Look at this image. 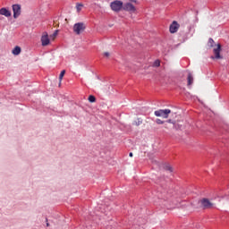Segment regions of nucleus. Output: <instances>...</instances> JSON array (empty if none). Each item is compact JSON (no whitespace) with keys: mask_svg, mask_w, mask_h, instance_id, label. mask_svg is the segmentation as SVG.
<instances>
[{"mask_svg":"<svg viewBox=\"0 0 229 229\" xmlns=\"http://www.w3.org/2000/svg\"><path fill=\"white\" fill-rule=\"evenodd\" d=\"M64 76H65V70H63L59 75V85H62V80H64Z\"/></svg>","mask_w":229,"mask_h":229,"instance_id":"ddd939ff","label":"nucleus"},{"mask_svg":"<svg viewBox=\"0 0 229 229\" xmlns=\"http://www.w3.org/2000/svg\"><path fill=\"white\" fill-rule=\"evenodd\" d=\"M156 123H157V124H164V121H162L160 119H157Z\"/></svg>","mask_w":229,"mask_h":229,"instance_id":"aec40b11","label":"nucleus"},{"mask_svg":"<svg viewBox=\"0 0 229 229\" xmlns=\"http://www.w3.org/2000/svg\"><path fill=\"white\" fill-rule=\"evenodd\" d=\"M123 3L121 0H114L111 2L110 8L113 12L119 13L121 10H123Z\"/></svg>","mask_w":229,"mask_h":229,"instance_id":"f257e3e1","label":"nucleus"},{"mask_svg":"<svg viewBox=\"0 0 229 229\" xmlns=\"http://www.w3.org/2000/svg\"><path fill=\"white\" fill-rule=\"evenodd\" d=\"M156 117H163V119H167L169 117V114H171L170 109H159L154 112Z\"/></svg>","mask_w":229,"mask_h":229,"instance_id":"7ed1b4c3","label":"nucleus"},{"mask_svg":"<svg viewBox=\"0 0 229 229\" xmlns=\"http://www.w3.org/2000/svg\"><path fill=\"white\" fill-rule=\"evenodd\" d=\"M13 55H14L15 56H17V55H21V47H15L13 51H12Z\"/></svg>","mask_w":229,"mask_h":229,"instance_id":"f8f14e48","label":"nucleus"},{"mask_svg":"<svg viewBox=\"0 0 229 229\" xmlns=\"http://www.w3.org/2000/svg\"><path fill=\"white\" fill-rule=\"evenodd\" d=\"M47 226H49V223H47Z\"/></svg>","mask_w":229,"mask_h":229,"instance_id":"393cba45","label":"nucleus"},{"mask_svg":"<svg viewBox=\"0 0 229 229\" xmlns=\"http://www.w3.org/2000/svg\"><path fill=\"white\" fill-rule=\"evenodd\" d=\"M0 15H4V17H12V12H10V10L3 7L0 9Z\"/></svg>","mask_w":229,"mask_h":229,"instance_id":"9d476101","label":"nucleus"},{"mask_svg":"<svg viewBox=\"0 0 229 229\" xmlns=\"http://www.w3.org/2000/svg\"><path fill=\"white\" fill-rule=\"evenodd\" d=\"M194 83V78L192 77V73L188 74V87H191Z\"/></svg>","mask_w":229,"mask_h":229,"instance_id":"9b49d317","label":"nucleus"},{"mask_svg":"<svg viewBox=\"0 0 229 229\" xmlns=\"http://www.w3.org/2000/svg\"><path fill=\"white\" fill-rule=\"evenodd\" d=\"M208 47H214V39L210 38L208 42Z\"/></svg>","mask_w":229,"mask_h":229,"instance_id":"2eb2a0df","label":"nucleus"},{"mask_svg":"<svg viewBox=\"0 0 229 229\" xmlns=\"http://www.w3.org/2000/svg\"><path fill=\"white\" fill-rule=\"evenodd\" d=\"M129 157H133V153L131 152V153L129 154Z\"/></svg>","mask_w":229,"mask_h":229,"instance_id":"5701e85b","label":"nucleus"},{"mask_svg":"<svg viewBox=\"0 0 229 229\" xmlns=\"http://www.w3.org/2000/svg\"><path fill=\"white\" fill-rule=\"evenodd\" d=\"M88 100L89 101V103H96V97L90 95Z\"/></svg>","mask_w":229,"mask_h":229,"instance_id":"dca6fc26","label":"nucleus"},{"mask_svg":"<svg viewBox=\"0 0 229 229\" xmlns=\"http://www.w3.org/2000/svg\"><path fill=\"white\" fill-rule=\"evenodd\" d=\"M123 10H124V12H129L130 13H135V12H137V8L131 3L123 4Z\"/></svg>","mask_w":229,"mask_h":229,"instance_id":"20e7f679","label":"nucleus"},{"mask_svg":"<svg viewBox=\"0 0 229 229\" xmlns=\"http://www.w3.org/2000/svg\"><path fill=\"white\" fill-rule=\"evenodd\" d=\"M104 56H106V58H109L110 53H108V52L104 53Z\"/></svg>","mask_w":229,"mask_h":229,"instance_id":"412c9836","label":"nucleus"},{"mask_svg":"<svg viewBox=\"0 0 229 229\" xmlns=\"http://www.w3.org/2000/svg\"><path fill=\"white\" fill-rule=\"evenodd\" d=\"M129 1H131V3H135V4H137V0H129Z\"/></svg>","mask_w":229,"mask_h":229,"instance_id":"4be33fe9","label":"nucleus"},{"mask_svg":"<svg viewBox=\"0 0 229 229\" xmlns=\"http://www.w3.org/2000/svg\"><path fill=\"white\" fill-rule=\"evenodd\" d=\"M57 35H58V30H55L54 32V34L52 36H50V38H52V40H55V38H56Z\"/></svg>","mask_w":229,"mask_h":229,"instance_id":"a211bd4d","label":"nucleus"},{"mask_svg":"<svg viewBox=\"0 0 229 229\" xmlns=\"http://www.w3.org/2000/svg\"><path fill=\"white\" fill-rule=\"evenodd\" d=\"M13 12L14 19H17L19 15H21V5L20 4H13Z\"/></svg>","mask_w":229,"mask_h":229,"instance_id":"6e6552de","label":"nucleus"},{"mask_svg":"<svg viewBox=\"0 0 229 229\" xmlns=\"http://www.w3.org/2000/svg\"><path fill=\"white\" fill-rule=\"evenodd\" d=\"M41 44L43 47L49 46L50 44L49 36L47 32H45L41 37Z\"/></svg>","mask_w":229,"mask_h":229,"instance_id":"0eeeda50","label":"nucleus"},{"mask_svg":"<svg viewBox=\"0 0 229 229\" xmlns=\"http://www.w3.org/2000/svg\"><path fill=\"white\" fill-rule=\"evenodd\" d=\"M165 169L166 171H170V173H173V167H172L171 165H165Z\"/></svg>","mask_w":229,"mask_h":229,"instance_id":"6ab92c4d","label":"nucleus"},{"mask_svg":"<svg viewBox=\"0 0 229 229\" xmlns=\"http://www.w3.org/2000/svg\"><path fill=\"white\" fill-rule=\"evenodd\" d=\"M200 203V206L204 208H212L214 207V204L208 200V199H202L199 201Z\"/></svg>","mask_w":229,"mask_h":229,"instance_id":"39448f33","label":"nucleus"},{"mask_svg":"<svg viewBox=\"0 0 229 229\" xmlns=\"http://www.w3.org/2000/svg\"><path fill=\"white\" fill-rule=\"evenodd\" d=\"M180 29V24H178V21H174L172 24L170 25V33H176L178 30Z\"/></svg>","mask_w":229,"mask_h":229,"instance_id":"1a4fd4ad","label":"nucleus"},{"mask_svg":"<svg viewBox=\"0 0 229 229\" xmlns=\"http://www.w3.org/2000/svg\"><path fill=\"white\" fill-rule=\"evenodd\" d=\"M213 53L215 56H211L212 59L216 58V60H221L223 56H221V44H217V47L214 48Z\"/></svg>","mask_w":229,"mask_h":229,"instance_id":"423d86ee","label":"nucleus"},{"mask_svg":"<svg viewBox=\"0 0 229 229\" xmlns=\"http://www.w3.org/2000/svg\"><path fill=\"white\" fill-rule=\"evenodd\" d=\"M86 28L85 23L78 22L73 25V31L76 35H81Z\"/></svg>","mask_w":229,"mask_h":229,"instance_id":"f03ea898","label":"nucleus"},{"mask_svg":"<svg viewBox=\"0 0 229 229\" xmlns=\"http://www.w3.org/2000/svg\"><path fill=\"white\" fill-rule=\"evenodd\" d=\"M167 123H172L171 120H168Z\"/></svg>","mask_w":229,"mask_h":229,"instance_id":"b1692460","label":"nucleus"},{"mask_svg":"<svg viewBox=\"0 0 229 229\" xmlns=\"http://www.w3.org/2000/svg\"><path fill=\"white\" fill-rule=\"evenodd\" d=\"M152 67H160V60H156L154 62Z\"/></svg>","mask_w":229,"mask_h":229,"instance_id":"f3484780","label":"nucleus"},{"mask_svg":"<svg viewBox=\"0 0 229 229\" xmlns=\"http://www.w3.org/2000/svg\"><path fill=\"white\" fill-rule=\"evenodd\" d=\"M81 8H83L82 4H76V10H77L78 13H80L81 12Z\"/></svg>","mask_w":229,"mask_h":229,"instance_id":"4468645a","label":"nucleus"}]
</instances>
